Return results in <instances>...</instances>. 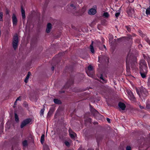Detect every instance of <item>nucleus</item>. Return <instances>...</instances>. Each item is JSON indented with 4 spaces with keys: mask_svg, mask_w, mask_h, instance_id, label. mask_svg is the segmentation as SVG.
<instances>
[{
    "mask_svg": "<svg viewBox=\"0 0 150 150\" xmlns=\"http://www.w3.org/2000/svg\"><path fill=\"white\" fill-rule=\"evenodd\" d=\"M139 65L141 75L142 78H144L146 77L148 72L146 63L144 60H142L140 62Z\"/></svg>",
    "mask_w": 150,
    "mask_h": 150,
    "instance_id": "obj_1",
    "label": "nucleus"
},
{
    "mask_svg": "<svg viewBox=\"0 0 150 150\" xmlns=\"http://www.w3.org/2000/svg\"><path fill=\"white\" fill-rule=\"evenodd\" d=\"M127 12L128 15L130 17H133L135 14L134 9L131 7H129L127 9Z\"/></svg>",
    "mask_w": 150,
    "mask_h": 150,
    "instance_id": "obj_2",
    "label": "nucleus"
},
{
    "mask_svg": "<svg viewBox=\"0 0 150 150\" xmlns=\"http://www.w3.org/2000/svg\"><path fill=\"white\" fill-rule=\"evenodd\" d=\"M18 41V35L17 34H16L13 37V47L14 49H16L17 47Z\"/></svg>",
    "mask_w": 150,
    "mask_h": 150,
    "instance_id": "obj_3",
    "label": "nucleus"
},
{
    "mask_svg": "<svg viewBox=\"0 0 150 150\" xmlns=\"http://www.w3.org/2000/svg\"><path fill=\"white\" fill-rule=\"evenodd\" d=\"M12 19L13 26H16L17 25L18 21L17 18L15 14H13L12 15Z\"/></svg>",
    "mask_w": 150,
    "mask_h": 150,
    "instance_id": "obj_4",
    "label": "nucleus"
},
{
    "mask_svg": "<svg viewBox=\"0 0 150 150\" xmlns=\"http://www.w3.org/2000/svg\"><path fill=\"white\" fill-rule=\"evenodd\" d=\"M127 92L129 98L131 100H134V97L133 93L130 91L127 90Z\"/></svg>",
    "mask_w": 150,
    "mask_h": 150,
    "instance_id": "obj_5",
    "label": "nucleus"
},
{
    "mask_svg": "<svg viewBox=\"0 0 150 150\" xmlns=\"http://www.w3.org/2000/svg\"><path fill=\"white\" fill-rule=\"evenodd\" d=\"M78 7V5L76 2H73L70 4V8L72 9H75Z\"/></svg>",
    "mask_w": 150,
    "mask_h": 150,
    "instance_id": "obj_6",
    "label": "nucleus"
},
{
    "mask_svg": "<svg viewBox=\"0 0 150 150\" xmlns=\"http://www.w3.org/2000/svg\"><path fill=\"white\" fill-rule=\"evenodd\" d=\"M96 7H95L94 8H91L88 11V13L90 15H94L96 13Z\"/></svg>",
    "mask_w": 150,
    "mask_h": 150,
    "instance_id": "obj_7",
    "label": "nucleus"
},
{
    "mask_svg": "<svg viewBox=\"0 0 150 150\" xmlns=\"http://www.w3.org/2000/svg\"><path fill=\"white\" fill-rule=\"evenodd\" d=\"M88 71H86V73H87V75L89 76L90 77H92L93 76V74H90V73H89V72L90 71L92 70V69H93V67H92V66H91V65H89L88 67Z\"/></svg>",
    "mask_w": 150,
    "mask_h": 150,
    "instance_id": "obj_8",
    "label": "nucleus"
},
{
    "mask_svg": "<svg viewBox=\"0 0 150 150\" xmlns=\"http://www.w3.org/2000/svg\"><path fill=\"white\" fill-rule=\"evenodd\" d=\"M91 112L92 114L95 116H100V115L99 114L98 112L95 109H92L91 110Z\"/></svg>",
    "mask_w": 150,
    "mask_h": 150,
    "instance_id": "obj_9",
    "label": "nucleus"
},
{
    "mask_svg": "<svg viewBox=\"0 0 150 150\" xmlns=\"http://www.w3.org/2000/svg\"><path fill=\"white\" fill-rule=\"evenodd\" d=\"M119 106L122 110H124L126 107L125 104L122 102H120L119 103Z\"/></svg>",
    "mask_w": 150,
    "mask_h": 150,
    "instance_id": "obj_10",
    "label": "nucleus"
},
{
    "mask_svg": "<svg viewBox=\"0 0 150 150\" xmlns=\"http://www.w3.org/2000/svg\"><path fill=\"white\" fill-rule=\"evenodd\" d=\"M52 28V25L50 23H48L47 26V28L46 29V32L47 33H49L51 30Z\"/></svg>",
    "mask_w": 150,
    "mask_h": 150,
    "instance_id": "obj_11",
    "label": "nucleus"
},
{
    "mask_svg": "<svg viewBox=\"0 0 150 150\" xmlns=\"http://www.w3.org/2000/svg\"><path fill=\"white\" fill-rule=\"evenodd\" d=\"M131 55H129V54L127 55L126 58V63L127 64V66L128 64H129V62L131 59Z\"/></svg>",
    "mask_w": 150,
    "mask_h": 150,
    "instance_id": "obj_12",
    "label": "nucleus"
},
{
    "mask_svg": "<svg viewBox=\"0 0 150 150\" xmlns=\"http://www.w3.org/2000/svg\"><path fill=\"white\" fill-rule=\"evenodd\" d=\"M30 75H31L30 73V72H29L24 80V81L25 82V83H27V82L28 81V80L29 79V77H30Z\"/></svg>",
    "mask_w": 150,
    "mask_h": 150,
    "instance_id": "obj_13",
    "label": "nucleus"
},
{
    "mask_svg": "<svg viewBox=\"0 0 150 150\" xmlns=\"http://www.w3.org/2000/svg\"><path fill=\"white\" fill-rule=\"evenodd\" d=\"M148 93L145 89H144L143 91L141 92V94L143 96L145 97L147 94Z\"/></svg>",
    "mask_w": 150,
    "mask_h": 150,
    "instance_id": "obj_14",
    "label": "nucleus"
},
{
    "mask_svg": "<svg viewBox=\"0 0 150 150\" xmlns=\"http://www.w3.org/2000/svg\"><path fill=\"white\" fill-rule=\"evenodd\" d=\"M21 13L23 18L25 19V11L22 8H21Z\"/></svg>",
    "mask_w": 150,
    "mask_h": 150,
    "instance_id": "obj_15",
    "label": "nucleus"
},
{
    "mask_svg": "<svg viewBox=\"0 0 150 150\" xmlns=\"http://www.w3.org/2000/svg\"><path fill=\"white\" fill-rule=\"evenodd\" d=\"M54 101L55 104H59L61 103V101L57 99H54Z\"/></svg>",
    "mask_w": 150,
    "mask_h": 150,
    "instance_id": "obj_16",
    "label": "nucleus"
},
{
    "mask_svg": "<svg viewBox=\"0 0 150 150\" xmlns=\"http://www.w3.org/2000/svg\"><path fill=\"white\" fill-rule=\"evenodd\" d=\"M45 139V135L44 134H42L41 137L40 138V142L42 144H43Z\"/></svg>",
    "mask_w": 150,
    "mask_h": 150,
    "instance_id": "obj_17",
    "label": "nucleus"
},
{
    "mask_svg": "<svg viewBox=\"0 0 150 150\" xmlns=\"http://www.w3.org/2000/svg\"><path fill=\"white\" fill-rule=\"evenodd\" d=\"M53 112V110H50L47 114V117H50L52 114Z\"/></svg>",
    "mask_w": 150,
    "mask_h": 150,
    "instance_id": "obj_18",
    "label": "nucleus"
},
{
    "mask_svg": "<svg viewBox=\"0 0 150 150\" xmlns=\"http://www.w3.org/2000/svg\"><path fill=\"white\" fill-rule=\"evenodd\" d=\"M84 119H85L84 121H85L86 122H91V121H92L91 119L89 118H87L86 117H85Z\"/></svg>",
    "mask_w": 150,
    "mask_h": 150,
    "instance_id": "obj_19",
    "label": "nucleus"
},
{
    "mask_svg": "<svg viewBox=\"0 0 150 150\" xmlns=\"http://www.w3.org/2000/svg\"><path fill=\"white\" fill-rule=\"evenodd\" d=\"M146 13L147 15H150V7L146 9Z\"/></svg>",
    "mask_w": 150,
    "mask_h": 150,
    "instance_id": "obj_20",
    "label": "nucleus"
},
{
    "mask_svg": "<svg viewBox=\"0 0 150 150\" xmlns=\"http://www.w3.org/2000/svg\"><path fill=\"white\" fill-rule=\"evenodd\" d=\"M30 122H22L21 125V128H23L27 124L30 123Z\"/></svg>",
    "mask_w": 150,
    "mask_h": 150,
    "instance_id": "obj_21",
    "label": "nucleus"
},
{
    "mask_svg": "<svg viewBox=\"0 0 150 150\" xmlns=\"http://www.w3.org/2000/svg\"><path fill=\"white\" fill-rule=\"evenodd\" d=\"M23 145L24 146H28L27 141L26 140H25L23 142Z\"/></svg>",
    "mask_w": 150,
    "mask_h": 150,
    "instance_id": "obj_22",
    "label": "nucleus"
},
{
    "mask_svg": "<svg viewBox=\"0 0 150 150\" xmlns=\"http://www.w3.org/2000/svg\"><path fill=\"white\" fill-rule=\"evenodd\" d=\"M103 16L105 18H107L109 17V15L107 12H105L103 14Z\"/></svg>",
    "mask_w": 150,
    "mask_h": 150,
    "instance_id": "obj_23",
    "label": "nucleus"
},
{
    "mask_svg": "<svg viewBox=\"0 0 150 150\" xmlns=\"http://www.w3.org/2000/svg\"><path fill=\"white\" fill-rule=\"evenodd\" d=\"M34 121V119H32V118H28L24 122H31L32 121Z\"/></svg>",
    "mask_w": 150,
    "mask_h": 150,
    "instance_id": "obj_24",
    "label": "nucleus"
},
{
    "mask_svg": "<svg viewBox=\"0 0 150 150\" xmlns=\"http://www.w3.org/2000/svg\"><path fill=\"white\" fill-rule=\"evenodd\" d=\"M90 48L91 51V52L92 53H94V50L93 49V47L92 45H90Z\"/></svg>",
    "mask_w": 150,
    "mask_h": 150,
    "instance_id": "obj_25",
    "label": "nucleus"
},
{
    "mask_svg": "<svg viewBox=\"0 0 150 150\" xmlns=\"http://www.w3.org/2000/svg\"><path fill=\"white\" fill-rule=\"evenodd\" d=\"M15 120L16 122H18L19 121V118L18 116L16 113H15Z\"/></svg>",
    "mask_w": 150,
    "mask_h": 150,
    "instance_id": "obj_26",
    "label": "nucleus"
},
{
    "mask_svg": "<svg viewBox=\"0 0 150 150\" xmlns=\"http://www.w3.org/2000/svg\"><path fill=\"white\" fill-rule=\"evenodd\" d=\"M45 110V109L44 108L42 109L40 112V114L41 116L42 115H43L44 112Z\"/></svg>",
    "mask_w": 150,
    "mask_h": 150,
    "instance_id": "obj_27",
    "label": "nucleus"
},
{
    "mask_svg": "<svg viewBox=\"0 0 150 150\" xmlns=\"http://www.w3.org/2000/svg\"><path fill=\"white\" fill-rule=\"evenodd\" d=\"M3 13L2 12H0V21H3Z\"/></svg>",
    "mask_w": 150,
    "mask_h": 150,
    "instance_id": "obj_28",
    "label": "nucleus"
},
{
    "mask_svg": "<svg viewBox=\"0 0 150 150\" xmlns=\"http://www.w3.org/2000/svg\"><path fill=\"white\" fill-rule=\"evenodd\" d=\"M59 137H64L65 132H61L60 133Z\"/></svg>",
    "mask_w": 150,
    "mask_h": 150,
    "instance_id": "obj_29",
    "label": "nucleus"
},
{
    "mask_svg": "<svg viewBox=\"0 0 150 150\" xmlns=\"http://www.w3.org/2000/svg\"><path fill=\"white\" fill-rule=\"evenodd\" d=\"M146 107L150 110V103H148L146 105Z\"/></svg>",
    "mask_w": 150,
    "mask_h": 150,
    "instance_id": "obj_30",
    "label": "nucleus"
},
{
    "mask_svg": "<svg viewBox=\"0 0 150 150\" xmlns=\"http://www.w3.org/2000/svg\"><path fill=\"white\" fill-rule=\"evenodd\" d=\"M120 12L116 13L115 14V16L116 18H117L120 15Z\"/></svg>",
    "mask_w": 150,
    "mask_h": 150,
    "instance_id": "obj_31",
    "label": "nucleus"
},
{
    "mask_svg": "<svg viewBox=\"0 0 150 150\" xmlns=\"http://www.w3.org/2000/svg\"><path fill=\"white\" fill-rule=\"evenodd\" d=\"M126 150H131V147L130 146H127L126 147Z\"/></svg>",
    "mask_w": 150,
    "mask_h": 150,
    "instance_id": "obj_32",
    "label": "nucleus"
},
{
    "mask_svg": "<svg viewBox=\"0 0 150 150\" xmlns=\"http://www.w3.org/2000/svg\"><path fill=\"white\" fill-rule=\"evenodd\" d=\"M70 137H71V138H74V134H70Z\"/></svg>",
    "mask_w": 150,
    "mask_h": 150,
    "instance_id": "obj_33",
    "label": "nucleus"
},
{
    "mask_svg": "<svg viewBox=\"0 0 150 150\" xmlns=\"http://www.w3.org/2000/svg\"><path fill=\"white\" fill-rule=\"evenodd\" d=\"M65 144L67 146H68L69 145V143L67 141H66L65 142Z\"/></svg>",
    "mask_w": 150,
    "mask_h": 150,
    "instance_id": "obj_34",
    "label": "nucleus"
},
{
    "mask_svg": "<svg viewBox=\"0 0 150 150\" xmlns=\"http://www.w3.org/2000/svg\"><path fill=\"white\" fill-rule=\"evenodd\" d=\"M21 100V97H19L16 99V101H17L19 100Z\"/></svg>",
    "mask_w": 150,
    "mask_h": 150,
    "instance_id": "obj_35",
    "label": "nucleus"
},
{
    "mask_svg": "<svg viewBox=\"0 0 150 150\" xmlns=\"http://www.w3.org/2000/svg\"><path fill=\"white\" fill-rule=\"evenodd\" d=\"M136 91L137 92V94H138L139 95H139V92L138 90V89H137V88H136Z\"/></svg>",
    "mask_w": 150,
    "mask_h": 150,
    "instance_id": "obj_36",
    "label": "nucleus"
},
{
    "mask_svg": "<svg viewBox=\"0 0 150 150\" xmlns=\"http://www.w3.org/2000/svg\"><path fill=\"white\" fill-rule=\"evenodd\" d=\"M134 0H128V1L130 3H132L133 2Z\"/></svg>",
    "mask_w": 150,
    "mask_h": 150,
    "instance_id": "obj_37",
    "label": "nucleus"
},
{
    "mask_svg": "<svg viewBox=\"0 0 150 150\" xmlns=\"http://www.w3.org/2000/svg\"><path fill=\"white\" fill-rule=\"evenodd\" d=\"M106 120L108 122H110V119L108 118H107Z\"/></svg>",
    "mask_w": 150,
    "mask_h": 150,
    "instance_id": "obj_38",
    "label": "nucleus"
},
{
    "mask_svg": "<svg viewBox=\"0 0 150 150\" xmlns=\"http://www.w3.org/2000/svg\"><path fill=\"white\" fill-rule=\"evenodd\" d=\"M16 102L17 101H16H16L14 103V107L15 105L16 104Z\"/></svg>",
    "mask_w": 150,
    "mask_h": 150,
    "instance_id": "obj_39",
    "label": "nucleus"
},
{
    "mask_svg": "<svg viewBox=\"0 0 150 150\" xmlns=\"http://www.w3.org/2000/svg\"><path fill=\"white\" fill-rule=\"evenodd\" d=\"M100 79H101L103 81H104V79H103V77H102V76H101L100 77Z\"/></svg>",
    "mask_w": 150,
    "mask_h": 150,
    "instance_id": "obj_40",
    "label": "nucleus"
},
{
    "mask_svg": "<svg viewBox=\"0 0 150 150\" xmlns=\"http://www.w3.org/2000/svg\"><path fill=\"white\" fill-rule=\"evenodd\" d=\"M48 148V146H44V148Z\"/></svg>",
    "mask_w": 150,
    "mask_h": 150,
    "instance_id": "obj_41",
    "label": "nucleus"
},
{
    "mask_svg": "<svg viewBox=\"0 0 150 150\" xmlns=\"http://www.w3.org/2000/svg\"><path fill=\"white\" fill-rule=\"evenodd\" d=\"M140 108L141 109H143V108H144V107H142V106H140Z\"/></svg>",
    "mask_w": 150,
    "mask_h": 150,
    "instance_id": "obj_42",
    "label": "nucleus"
},
{
    "mask_svg": "<svg viewBox=\"0 0 150 150\" xmlns=\"http://www.w3.org/2000/svg\"><path fill=\"white\" fill-rule=\"evenodd\" d=\"M97 123H98V122H94V123H93V124H94L95 125L96 124H97Z\"/></svg>",
    "mask_w": 150,
    "mask_h": 150,
    "instance_id": "obj_43",
    "label": "nucleus"
},
{
    "mask_svg": "<svg viewBox=\"0 0 150 150\" xmlns=\"http://www.w3.org/2000/svg\"><path fill=\"white\" fill-rule=\"evenodd\" d=\"M4 125L3 123V122H2L1 123V125Z\"/></svg>",
    "mask_w": 150,
    "mask_h": 150,
    "instance_id": "obj_44",
    "label": "nucleus"
},
{
    "mask_svg": "<svg viewBox=\"0 0 150 150\" xmlns=\"http://www.w3.org/2000/svg\"><path fill=\"white\" fill-rule=\"evenodd\" d=\"M52 70H53L54 69V67H52Z\"/></svg>",
    "mask_w": 150,
    "mask_h": 150,
    "instance_id": "obj_45",
    "label": "nucleus"
},
{
    "mask_svg": "<svg viewBox=\"0 0 150 150\" xmlns=\"http://www.w3.org/2000/svg\"><path fill=\"white\" fill-rule=\"evenodd\" d=\"M103 46L105 48V49L106 48V47L105 46V45H104Z\"/></svg>",
    "mask_w": 150,
    "mask_h": 150,
    "instance_id": "obj_46",
    "label": "nucleus"
},
{
    "mask_svg": "<svg viewBox=\"0 0 150 150\" xmlns=\"http://www.w3.org/2000/svg\"><path fill=\"white\" fill-rule=\"evenodd\" d=\"M70 130H71V129H69V131H70Z\"/></svg>",
    "mask_w": 150,
    "mask_h": 150,
    "instance_id": "obj_47",
    "label": "nucleus"
}]
</instances>
